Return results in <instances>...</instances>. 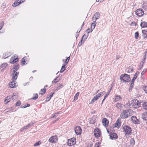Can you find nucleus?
Here are the masks:
<instances>
[{"instance_id": "nucleus-30", "label": "nucleus", "mask_w": 147, "mask_h": 147, "mask_svg": "<svg viewBox=\"0 0 147 147\" xmlns=\"http://www.w3.org/2000/svg\"><path fill=\"white\" fill-rule=\"evenodd\" d=\"M7 66V64L6 63H3L1 66V68H2L3 69L4 68Z\"/></svg>"}, {"instance_id": "nucleus-45", "label": "nucleus", "mask_w": 147, "mask_h": 147, "mask_svg": "<svg viewBox=\"0 0 147 147\" xmlns=\"http://www.w3.org/2000/svg\"><path fill=\"white\" fill-rule=\"evenodd\" d=\"M58 78V77L56 78H55L53 80L52 82V83H56L57 82H58L59 81V80H58L57 79Z\"/></svg>"}, {"instance_id": "nucleus-2", "label": "nucleus", "mask_w": 147, "mask_h": 147, "mask_svg": "<svg viewBox=\"0 0 147 147\" xmlns=\"http://www.w3.org/2000/svg\"><path fill=\"white\" fill-rule=\"evenodd\" d=\"M120 79L121 81L125 82H129L131 80L129 75L125 74L121 75L120 76Z\"/></svg>"}, {"instance_id": "nucleus-46", "label": "nucleus", "mask_w": 147, "mask_h": 147, "mask_svg": "<svg viewBox=\"0 0 147 147\" xmlns=\"http://www.w3.org/2000/svg\"><path fill=\"white\" fill-rule=\"evenodd\" d=\"M121 103H117L116 105V107L118 108H119L121 107Z\"/></svg>"}, {"instance_id": "nucleus-60", "label": "nucleus", "mask_w": 147, "mask_h": 147, "mask_svg": "<svg viewBox=\"0 0 147 147\" xmlns=\"http://www.w3.org/2000/svg\"><path fill=\"white\" fill-rule=\"evenodd\" d=\"M147 55V52H146L145 53V54L144 55V56H143L144 59H146V55Z\"/></svg>"}, {"instance_id": "nucleus-3", "label": "nucleus", "mask_w": 147, "mask_h": 147, "mask_svg": "<svg viewBox=\"0 0 147 147\" xmlns=\"http://www.w3.org/2000/svg\"><path fill=\"white\" fill-rule=\"evenodd\" d=\"M123 130L124 132L126 134H129L131 132V129L129 126L127 125H125L123 126Z\"/></svg>"}, {"instance_id": "nucleus-20", "label": "nucleus", "mask_w": 147, "mask_h": 147, "mask_svg": "<svg viewBox=\"0 0 147 147\" xmlns=\"http://www.w3.org/2000/svg\"><path fill=\"white\" fill-rule=\"evenodd\" d=\"M140 25V26L143 28L146 27H147V22H141Z\"/></svg>"}, {"instance_id": "nucleus-15", "label": "nucleus", "mask_w": 147, "mask_h": 147, "mask_svg": "<svg viewBox=\"0 0 147 147\" xmlns=\"http://www.w3.org/2000/svg\"><path fill=\"white\" fill-rule=\"evenodd\" d=\"M110 138L112 140L116 139L117 138V136L116 133H113L110 135Z\"/></svg>"}, {"instance_id": "nucleus-43", "label": "nucleus", "mask_w": 147, "mask_h": 147, "mask_svg": "<svg viewBox=\"0 0 147 147\" xmlns=\"http://www.w3.org/2000/svg\"><path fill=\"white\" fill-rule=\"evenodd\" d=\"M38 97V94H35L34 96L33 97L32 99L33 100H36L37 98Z\"/></svg>"}, {"instance_id": "nucleus-34", "label": "nucleus", "mask_w": 147, "mask_h": 147, "mask_svg": "<svg viewBox=\"0 0 147 147\" xmlns=\"http://www.w3.org/2000/svg\"><path fill=\"white\" fill-rule=\"evenodd\" d=\"M41 92H42L43 93H39V94H41L42 95H43V94H45L46 92V89L44 88L43 89H41Z\"/></svg>"}, {"instance_id": "nucleus-51", "label": "nucleus", "mask_w": 147, "mask_h": 147, "mask_svg": "<svg viewBox=\"0 0 147 147\" xmlns=\"http://www.w3.org/2000/svg\"><path fill=\"white\" fill-rule=\"evenodd\" d=\"M58 115V113H55L53 115V116L52 117L53 118L57 116Z\"/></svg>"}, {"instance_id": "nucleus-56", "label": "nucleus", "mask_w": 147, "mask_h": 147, "mask_svg": "<svg viewBox=\"0 0 147 147\" xmlns=\"http://www.w3.org/2000/svg\"><path fill=\"white\" fill-rule=\"evenodd\" d=\"M144 91L146 93H147V86H145L143 88Z\"/></svg>"}, {"instance_id": "nucleus-64", "label": "nucleus", "mask_w": 147, "mask_h": 147, "mask_svg": "<svg viewBox=\"0 0 147 147\" xmlns=\"http://www.w3.org/2000/svg\"><path fill=\"white\" fill-rule=\"evenodd\" d=\"M104 92H100V94L101 96H103L104 95Z\"/></svg>"}, {"instance_id": "nucleus-6", "label": "nucleus", "mask_w": 147, "mask_h": 147, "mask_svg": "<svg viewBox=\"0 0 147 147\" xmlns=\"http://www.w3.org/2000/svg\"><path fill=\"white\" fill-rule=\"evenodd\" d=\"M94 133L96 137H99L101 135L100 130L98 128L95 129L94 131Z\"/></svg>"}, {"instance_id": "nucleus-7", "label": "nucleus", "mask_w": 147, "mask_h": 147, "mask_svg": "<svg viewBox=\"0 0 147 147\" xmlns=\"http://www.w3.org/2000/svg\"><path fill=\"white\" fill-rule=\"evenodd\" d=\"M76 134L77 135H80L82 132V129L80 126H77L75 129Z\"/></svg>"}, {"instance_id": "nucleus-27", "label": "nucleus", "mask_w": 147, "mask_h": 147, "mask_svg": "<svg viewBox=\"0 0 147 147\" xmlns=\"http://www.w3.org/2000/svg\"><path fill=\"white\" fill-rule=\"evenodd\" d=\"M143 108L146 110H147V102H144L142 105Z\"/></svg>"}, {"instance_id": "nucleus-5", "label": "nucleus", "mask_w": 147, "mask_h": 147, "mask_svg": "<svg viewBox=\"0 0 147 147\" xmlns=\"http://www.w3.org/2000/svg\"><path fill=\"white\" fill-rule=\"evenodd\" d=\"M18 56L15 55L12 56L9 62L13 64L18 61Z\"/></svg>"}, {"instance_id": "nucleus-26", "label": "nucleus", "mask_w": 147, "mask_h": 147, "mask_svg": "<svg viewBox=\"0 0 147 147\" xmlns=\"http://www.w3.org/2000/svg\"><path fill=\"white\" fill-rule=\"evenodd\" d=\"M139 72L138 71H137L134 75L132 79L133 81H135L137 77V76L139 74Z\"/></svg>"}, {"instance_id": "nucleus-24", "label": "nucleus", "mask_w": 147, "mask_h": 147, "mask_svg": "<svg viewBox=\"0 0 147 147\" xmlns=\"http://www.w3.org/2000/svg\"><path fill=\"white\" fill-rule=\"evenodd\" d=\"M58 86L56 87V90H58L60 89L61 88H62L63 86V84H59Z\"/></svg>"}, {"instance_id": "nucleus-37", "label": "nucleus", "mask_w": 147, "mask_h": 147, "mask_svg": "<svg viewBox=\"0 0 147 147\" xmlns=\"http://www.w3.org/2000/svg\"><path fill=\"white\" fill-rule=\"evenodd\" d=\"M79 94V93L78 92L77 93H76V94H75L74 97V100H77L78 99Z\"/></svg>"}, {"instance_id": "nucleus-36", "label": "nucleus", "mask_w": 147, "mask_h": 147, "mask_svg": "<svg viewBox=\"0 0 147 147\" xmlns=\"http://www.w3.org/2000/svg\"><path fill=\"white\" fill-rule=\"evenodd\" d=\"M137 100L134 99L132 100L131 104L133 106H136V102H137Z\"/></svg>"}, {"instance_id": "nucleus-40", "label": "nucleus", "mask_w": 147, "mask_h": 147, "mask_svg": "<svg viewBox=\"0 0 147 147\" xmlns=\"http://www.w3.org/2000/svg\"><path fill=\"white\" fill-rule=\"evenodd\" d=\"M4 24V22L3 21L1 22L0 23V30L2 29Z\"/></svg>"}, {"instance_id": "nucleus-47", "label": "nucleus", "mask_w": 147, "mask_h": 147, "mask_svg": "<svg viewBox=\"0 0 147 147\" xmlns=\"http://www.w3.org/2000/svg\"><path fill=\"white\" fill-rule=\"evenodd\" d=\"M30 106L29 104H27L26 105L24 106H23L21 107V108H24L28 107H29Z\"/></svg>"}, {"instance_id": "nucleus-41", "label": "nucleus", "mask_w": 147, "mask_h": 147, "mask_svg": "<svg viewBox=\"0 0 147 147\" xmlns=\"http://www.w3.org/2000/svg\"><path fill=\"white\" fill-rule=\"evenodd\" d=\"M139 36V33L138 32H136L135 33V37L136 39H137L138 38Z\"/></svg>"}, {"instance_id": "nucleus-62", "label": "nucleus", "mask_w": 147, "mask_h": 147, "mask_svg": "<svg viewBox=\"0 0 147 147\" xmlns=\"http://www.w3.org/2000/svg\"><path fill=\"white\" fill-rule=\"evenodd\" d=\"M90 30V28H89L86 31V32L87 33H89L90 32L89 31Z\"/></svg>"}, {"instance_id": "nucleus-58", "label": "nucleus", "mask_w": 147, "mask_h": 147, "mask_svg": "<svg viewBox=\"0 0 147 147\" xmlns=\"http://www.w3.org/2000/svg\"><path fill=\"white\" fill-rule=\"evenodd\" d=\"M82 40H83L82 39L81 40L80 42L78 44V45L79 46H80L82 45Z\"/></svg>"}, {"instance_id": "nucleus-55", "label": "nucleus", "mask_w": 147, "mask_h": 147, "mask_svg": "<svg viewBox=\"0 0 147 147\" xmlns=\"http://www.w3.org/2000/svg\"><path fill=\"white\" fill-rule=\"evenodd\" d=\"M146 59H143L142 61H141L140 63V64H142V65H143V63H144L145 62V60Z\"/></svg>"}, {"instance_id": "nucleus-1", "label": "nucleus", "mask_w": 147, "mask_h": 147, "mask_svg": "<svg viewBox=\"0 0 147 147\" xmlns=\"http://www.w3.org/2000/svg\"><path fill=\"white\" fill-rule=\"evenodd\" d=\"M131 110H124L120 114V117L122 119H125L127 118L131 115L130 112Z\"/></svg>"}, {"instance_id": "nucleus-53", "label": "nucleus", "mask_w": 147, "mask_h": 147, "mask_svg": "<svg viewBox=\"0 0 147 147\" xmlns=\"http://www.w3.org/2000/svg\"><path fill=\"white\" fill-rule=\"evenodd\" d=\"M87 36L85 34H84L83 35V36H82V39L83 38H84V39H86L87 38Z\"/></svg>"}, {"instance_id": "nucleus-63", "label": "nucleus", "mask_w": 147, "mask_h": 147, "mask_svg": "<svg viewBox=\"0 0 147 147\" xmlns=\"http://www.w3.org/2000/svg\"><path fill=\"white\" fill-rule=\"evenodd\" d=\"M7 109H8V111L9 112V111L12 110V109L11 108H9Z\"/></svg>"}, {"instance_id": "nucleus-28", "label": "nucleus", "mask_w": 147, "mask_h": 147, "mask_svg": "<svg viewBox=\"0 0 147 147\" xmlns=\"http://www.w3.org/2000/svg\"><path fill=\"white\" fill-rule=\"evenodd\" d=\"M19 68V65L18 64H15L13 65V69H15V71H17Z\"/></svg>"}, {"instance_id": "nucleus-49", "label": "nucleus", "mask_w": 147, "mask_h": 147, "mask_svg": "<svg viewBox=\"0 0 147 147\" xmlns=\"http://www.w3.org/2000/svg\"><path fill=\"white\" fill-rule=\"evenodd\" d=\"M26 62V61H25V60L24 59V58H23L22 59V65H24Z\"/></svg>"}, {"instance_id": "nucleus-61", "label": "nucleus", "mask_w": 147, "mask_h": 147, "mask_svg": "<svg viewBox=\"0 0 147 147\" xmlns=\"http://www.w3.org/2000/svg\"><path fill=\"white\" fill-rule=\"evenodd\" d=\"M145 73V71H144V70H143L141 73V75L142 76L143 75H144Z\"/></svg>"}, {"instance_id": "nucleus-39", "label": "nucleus", "mask_w": 147, "mask_h": 147, "mask_svg": "<svg viewBox=\"0 0 147 147\" xmlns=\"http://www.w3.org/2000/svg\"><path fill=\"white\" fill-rule=\"evenodd\" d=\"M143 7L145 9H147V3L146 2L143 4Z\"/></svg>"}, {"instance_id": "nucleus-4", "label": "nucleus", "mask_w": 147, "mask_h": 147, "mask_svg": "<svg viewBox=\"0 0 147 147\" xmlns=\"http://www.w3.org/2000/svg\"><path fill=\"white\" fill-rule=\"evenodd\" d=\"M135 13L137 16L140 17L143 16L144 14L143 11L141 9H137Z\"/></svg>"}, {"instance_id": "nucleus-35", "label": "nucleus", "mask_w": 147, "mask_h": 147, "mask_svg": "<svg viewBox=\"0 0 147 147\" xmlns=\"http://www.w3.org/2000/svg\"><path fill=\"white\" fill-rule=\"evenodd\" d=\"M137 102H136V107H139L140 106V103L139 102V101L137 100Z\"/></svg>"}, {"instance_id": "nucleus-32", "label": "nucleus", "mask_w": 147, "mask_h": 147, "mask_svg": "<svg viewBox=\"0 0 147 147\" xmlns=\"http://www.w3.org/2000/svg\"><path fill=\"white\" fill-rule=\"evenodd\" d=\"M130 144L131 145H133L135 144V141L134 138H131L130 140Z\"/></svg>"}, {"instance_id": "nucleus-57", "label": "nucleus", "mask_w": 147, "mask_h": 147, "mask_svg": "<svg viewBox=\"0 0 147 147\" xmlns=\"http://www.w3.org/2000/svg\"><path fill=\"white\" fill-rule=\"evenodd\" d=\"M133 71V69H131V68H129L128 70V71H127L128 72L130 73L131 72Z\"/></svg>"}, {"instance_id": "nucleus-59", "label": "nucleus", "mask_w": 147, "mask_h": 147, "mask_svg": "<svg viewBox=\"0 0 147 147\" xmlns=\"http://www.w3.org/2000/svg\"><path fill=\"white\" fill-rule=\"evenodd\" d=\"M69 61L67 59L65 60V65H67V63H68Z\"/></svg>"}, {"instance_id": "nucleus-50", "label": "nucleus", "mask_w": 147, "mask_h": 147, "mask_svg": "<svg viewBox=\"0 0 147 147\" xmlns=\"http://www.w3.org/2000/svg\"><path fill=\"white\" fill-rule=\"evenodd\" d=\"M100 143L99 142H98L96 143L95 145V147H100Z\"/></svg>"}, {"instance_id": "nucleus-29", "label": "nucleus", "mask_w": 147, "mask_h": 147, "mask_svg": "<svg viewBox=\"0 0 147 147\" xmlns=\"http://www.w3.org/2000/svg\"><path fill=\"white\" fill-rule=\"evenodd\" d=\"M65 65H64L62 66L61 68L60 71V72H63V71L65 69L66 67H65Z\"/></svg>"}, {"instance_id": "nucleus-33", "label": "nucleus", "mask_w": 147, "mask_h": 147, "mask_svg": "<svg viewBox=\"0 0 147 147\" xmlns=\"http://www.w3.org/2000/svg\"><path fill=\"white\" fill-rule=\"evenodd\" d=\"M31 124H29L27 125L26 126L23 127V129H27L29 128L30 126H31Z\"/></svg>"}, {"instance_id": "nucleus-19", "label": "nucleus", "mask_w": 147, "mask_h": 147, "mask_svg": "<svg viewBox=\"0 0 147 147\" xmlns=\"http://www.w3.org/2000/svg\"><path fill=\"white\" fill-rule=\"evenodd\" d=\"M120 120L118 119L116 122L115 123V126L116 127L118 128L120 127Z\"/></svg>"}, {"instance_id": "nucleus-48", "label": "nucleus", "mask_w": 147, "mask_h": 147, "mask_svg": "<svg viewBox=\"0 0 147 147\" xmlns=\"http://www.w3.org/2000/svg\"><path fill=\"white\" fill-rule=\"evenodd\" d=\"M47 97L46 100V102L49 101L51 99V97H50L48 95H47Z\"/></svg>"}, {"instance_id": "nucleus-17", "label": "nucleus", "mask_w": 147, "mask_h": 147, "mask_svg": "<svg viewBox=\"0 0 147 147\" xmlns=\"http://www.w3.org/2000/svg\"><path fill=\"white\" fill-rule=\"evenodd\" d=\"M100 17V14L98 12H96L94 15L93 19V18H95V20L94 21H96L97 19H98Z\"/></svg>"}, {"instance_id": "nucleus-14", "label": "nucleus", "mask_w": 147, "mask_h": 147, "mask_svg": "<svg viewBox=\"0 0 147 147\" xmlns=\"http://www.w3.org/2000/svg\"><path fill=\"white\" fill-rule=\"evenodd\" d=\"M15 80H13L9 84V86L11 88L16 87L17 86V84L15 83Z\"/></svg>"}, {"instance_id": "nucleus-18", "label": "nucleus", "mask_w": 147, "mask_h": 147, "mask_svg": "<svg viewBox=\"0 0 147 147\" xmlns=\"http://www.w3.org/2000/svg\"><path fill=\"white\" fill-rule=\"evenodd\" d=\"M142 118L143 119V121H147V113H144L142 115Z\"/></svg>"}, {"instance_id": "nucleus-23", "label": "nucleus", "mask_w": 147, "mask_h": 147, "mask_svg": "<svg viewBox=\"0 0 147 147\" xmlns=\"http://www.w3.org/2000/svg\"><path fill=\"white\" fill-rule=\"evenodd\" d=\"M11 97V96H8L6 97V98L5 99L4 102H6V101H7L5 103L6 104H7L8 102L10 101Z\"/></svg>"}, {"instance_id": "nucleus-11", "label": "nucleus", "mask_w": 147, "mask_h": 147, "mask_svg": "<svg viewBox=\"0 0 147 147\" xmlns=\"http://www.w3.org/2000/svg\"><path fill=\"white\" fill-rule=\"evenodd\" d=\"M13 71L14 72L13 73V76L12 78V80H16L19 75V73L18 72H16V71L14 70H13Z\"/></svg>"}, {"instance_id": "nucleus-8", "label": "nucleus", "mask_w": 147, "mask_h": 147, "mask_svg": "<svg viewBox=\"0 0 147 147\" xmlns=\"http://www.w3.org/2000/svg\"><path fill=\"white\" fill-rule=\"evenodd\" d=\"M25 0H17L15 2L12 4V6L16 7L19 5L20 4L24 2Z\"/></svg>"}, {"instance_id": "nucleus-10", "label": "nucleus", "mask_w": 147, "mask_h": 147, "mask_svg": "<svg viewBox=\"0 0 147 147\" xmlns=\"http://www.w3.org/2000/svg\"><path fill=\"white\" fill-rule=\"evenodd\" d=\"M75 139L74 138H71L70 140H68L67 142V145L69 146H71L75 144Z\"/></svg>"}, {"instance_id": "nucleus-21", "label": "nucleus", "mask_w": 147, "mask_h": 147, "mask_svg": "<svg viewBox=\"0 0 147 147\" xmlns=\"http://www.w3.org/2000/svg\"><path fill=\"white\" fill-rule=\"evenodd\" d=\"M96 24V23L95 21H94L93 22L92 24L91 25V32H92V30L94 28Z\"/></svg>"}, {"instance_id": "nucleus-54", "label": "nucleus", "mask_w": 147, "mask_h": 147, "mask_svg": "<svg viewBox=\"0 0 147 147\" xmlns=\"http://www.w3.org/2000/svg\"><path fill=\"white\" fill-rule=\"evenodd\" d=\"M134 81H133V80H132L130 86H131V87H133Z\"/></svg>"}, {"instance_id": "nucleus-22", "label": "nucleus", "mask_w": 147, "mask_h": 147, "mask_svg": "<svg viewBox=\"0 0 147 147\" xmlns=\"http://www.w3.org/2000/svg\"><path fill=\"white\" fill-rule=\"evenodd\" d=\"M142 32L143 37L144 38H146L147 37V31L143 30Z\"/></svg>"}, {"instance_id": "nucleus-16", "label": "nucleus", "mask_w": 147, "mask_h": 147, "mask_svg": "<svg viewBox=\"0 0 147 147\" xmlns=\"http://www.w3.org/2000/svg\"><path fill=\"white\" fill-rule=\"evenodd\" d=\"M114 101L117 102L119 100H121V97L119 95H116L114 98Z\"/></svg>"}, {"instance_id": "nucleus-9", "label": "nucleus", "mask_w": 147, "mask_h": 147, "mask_svg": "<svg viewBox=\"0 0 147 147\" xmlns=\"http://www.w3.org/2000/svg\"><path fill=\"white\" fill-rule=\"evenodd\" d=\"M131 121L135 123V124H139V121L138 119L137 118V117L135 116H132L131 119Z\"/></svg>"}, {"instance_id": "nucleus-13", "label": "nucleus", "mask_w": 147, "mask_h": 147, "mask_svg": "<svg viewBox=\"0 0 147 147\" xmlns=\"http://www.w3.org/2000/svg\"><path fill=\"white\" fill-rule=\"evenodd\" d=\"M56 137V136H52L49 139V141L52 143H55L57 140Z\"/></svg>"}, {"instance_id": "nucleus-42", "label": "nucleus", "mask_w": 147, "mask_h": 147, "mask_svg": "<svg viewBox=\"0 0 147 147\" xmlns=\"http://www.w3.org/2000/svg\"><path fill=\"white\" fill-rule=\"evenodd\" d=\"M41 144V142H40V141H38V142H36L35 144H34V146H38L40 145Z\"/></svg>"}, {"instance_id": "nucleus-25", "label": "nucleus", "mask_w": 147, "mask_h": 147, "mask_svg": "<svg viewBox=\"0 0 147 147\" xmlns=\"http://www.w3.org/2000/svg\"><path fill=\"white\" fill-rule=\"evenodd\" d=\"M98 96L97 95L95 96L93 99L92 100L91 103H93L95 101L97 100L99 98Z\"/></svg>"}, {"instance_id": "nucleus-31", "label": "nucleus", "mask_w": 147, "mask_h": 147, "mask_svg": "<svg viewBox=\"0 0 147 147\" xmlns=\"http://www.w3.org/2000/svg\"><path fill=\"white\" fill-rule=\"evenodd\" d=\"M14 93L13 94V95L11 97L12 100L13 101L16 100L18 98V96L16 95H14Z\"/></svg>"}, {"instance_id": "nucleus-52", "label": "nucleus", "mask_w": 147, "mask_h": 147, "mask_svg": "<svg viewBox=\"0 0 147 147\" xmlns=\"http://www.w3.org/2000/svg\"><path fill=\"white\" fill-rule=\"evenodd\" d=\"M21 103L20 101H18L16 103V106H19L20 105Z\"/></svg>"}, {"instance_id": "nucleus-12", "label": "nucleus", "mask_w": 147, "mask_h": 147, "mask_svg": "<svg viewBox=\"0 0 147 147\" xmlns=\"http://www.w3.org/2000/svg\"><path fill=\"white\" fill-rule=\"evenodd\" d=\"M102 123L104 126L105 127H107L108 125L109 121L107 119L104 118L102 120Z\"/></svg>"}, {"instance_id": "nucleus-44", "label": "nucleus", "mask_w": 147, "mask_h": 147, "mask_svg": "<svg viewBox=\"0 0 147 147\" xmlns=\"http://www.w3.org/2000/svg\"><path fill=\"white\" fill-rule=\"evenodd\" d=\"M93 145V143L92 142H90L88 143L87 145V147H92Z\"/></svg>"}, {"instance_id": "nucleus-38", "label": "nucleus", "mask_w": 147, "mask_h": 147, "mask_svg": "<svg viewBox=\"0 0 147 147\" xmlns=\"http://www.w3.org/2000/svg\"><path fill=\"white\" fill-rule=\"evenodd\" d=\"M110 92V91L108 93H107V94H106L105 96H104V99H103L102 101V103H101V104H102V103L104 101V100H105V99L107 97V96H108L109 95V93Z\"/></svg>"}]
</instances>
